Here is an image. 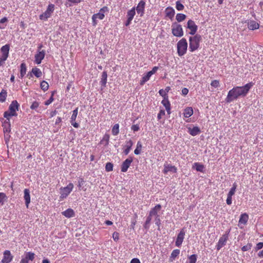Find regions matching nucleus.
Instances as JSON below:
<instances>
[{"label": "nucleus", "instance_id": "nucleus-1", "mask_svg": "<svg viewBox=\"0 0 263 263\" xmlns=\"http://www.w3.org/2000/svg\"><path fill=\"white\" fill-rule=\"evenodd\" d=\"M254 83L250 82L243 86L234 87L229 90L226 98L227 103H231L239 97H245L248 93L250 89L253 86Z\"/></svg>", "mask_w": 263, "mask_h": 263}, {"label": "nucleus", "instance_id": "nucleus-2", "mask_svg": "<svg viewBox=\"0 0 263 263\" xmlns=\"http://www.w3.org/2000/svg\"><path fill=\"white\" fill-rule=\"evenodd\" d=\"M19 104L17 101H13L10 104L9 109L4 114V117L7 119L9 120L10 118L12 116H16V111L18 110Z\"/></svg>", "mask_w": 263, "mask_h": 263}, {"label": "nucleus", "instance_id": "nucleus-3", "mask_svg": "<svg viewBox=\"0 0 263 263\" xmlns=\"http://www.w3.org/2000/svg\"><path fill=\"white\" fill-rule=\"evenodd\" d=\"M201 40V36L196 34L194 36L189 38V50L191 52L196 50L199 46V42Z\"/></svg>", "mask_w": 263, "mask_h": 263}, {"label": "nucleus", "instance_id": "nucleus-4", "mask_svg": "<svg viewBox=\"0 0 263 263\" xmlns=\"http://www.w3.org/2000/svg\"><path fill=\"white\" fill-rule=\"evenodd\" d=\"M161 208V205L158 204L155 205V206L151 210V216H153V218H154L155 224L158 226V230H160V226L161 224V220L160 219V215L158 214V213L160 212Z\"/></svg>", "mask_w": 263, "mask_h": 263}, {"label": "nucleus", "instance_id": "nucleus-5", "mask_svg": "<svg viewBox=\"0 0 263 263\" xmlns=\"http://www.w3.org/2000/svg\"><path fill=\"white\" fill-rule=\"evenodd\" d=\"M177 53L179 57L184 55L187 51V43L185 39L182 38L177 44Z\"/></svg>", "mask_w": 263, "mask_h": 263}, {"label": "nucleus", "instance_id": "nucleus-6", "mask_svg": "<svg viewBox=\"0 0 263 263\" xmlns=\"http://www.w3.org/2000/svg\"><path fill=\"white\" fill-rule=\"evenodd\" d=\"M10 45L6 44L3 46L1 48L2 55L0 56V66L3 65L5 62L7 60L9 53Z\"/></svg>", "mask_w": 263, "mask_h": 263}, {"label": "nucleus", "instance_id": "nucleus-7", "mask_svg": "<svg viewBox=\"0 0 263 263\" xmlns=\"http://www.w3.org/2000/svg\"><path fill=\"white\" fill-rule=\"evenodd\" d=\"M74 185L72 183H69L66 187H61L60 191V199H63L66 198L72 192Z\"/></svg>", "mask_w": 263, "mask_h": 263}, {"label": "nucleus", "instance_id": "nucleus-8", "mask_svg": "<svg viewBox=\"0 0 263 263\" xmlns=\"http://www.w3.org/2000/svg\"><path fill=\"white\" fill-rule=\"evenodd\" d=\"M54 10V5L50 4L48 5L46 10L40 15L39 18L41 20L46 21L51 17L52 13Z\"/></svg>", "mask_w": 263, "mask_h": 263}, {"label": "nucleus", "instance_id": "nucleus-9", "mask_svg": "<svg viewBox=\"0 0 263 263\" xmlns=\"http://www.w3.org/2000/svg\"><path fill=\"white\" fill-rule=\"evenodd\" d=\"M230 230L226 231L225 234H223L222 236H221L218 240V242L216 246V249L218 251L220 250V249L224 246L226 245L227 241L228 240L229 233Z\"/></svg>", "mask_w": 263, "mask_h": 263}, {"label": "nucleus", "instance_id": "nucleus-10", "mask_svg": "<svg viewBox=\"0 0 263 263\" xmlns=\"http://www.w3.org/2000/svg\"><path fill=\"white\" fill-rule=\"evenodd\" d=\"M172 32L173 34L177 37H181L183 35V31L181 25L176 23L172 24Z\"/></svg>", "mask_w": 263, "mask_h": 263}, {"label": "nucleus", "instance_id": "nucleus-11", "mask_svg": "<svg viewBox=\"0 0 263 263\" xmlns=\"http://www.w3.org/2000/svg\"><path fill=\"white\" fill-rule=\"evenodd\" d=\"M185 235V231L183 229H181L178 234L176 240L175 241V246L177 247H180L184 239Z\"/></svg>", "mask_w": 263, "mask_h": 263}, {"label": "nucleus", "instance_id": "nucleus-12", "mask_svg": "<svg viewBox=\"0 0 263 263\" xmlns=\"http://www.w3.org/2000/svg\"><path fill=\"white\" fill-rule=\"evenodd\" d=\"M105 8L101 9L99 12L96 14H94L92 16V23L93 26H96L97 24V20H103L104 17V10Z\"/></svg>", "mask_w": 263, "mask_h": 263}, {"label": "nucleus", "instance_id": "nucleus-13", "mask_svg": "<svg viewBox=\"0 0 263 263\" xmlns=\"http://www.w3.org/2000/svg\"><path fill=\"white\" fill-rule=\"evenodd\" d=\"M186 27L190 30L189 33L191 35H194L198 29L197 26L195 24L194 21L192 20L188 21Z\"/></svg>", "mask_w": 263, "mask_h": 263}, {"label": "nucleus", "instance_id": "nucleus-14", "mask_svg": "<svg viewBox=\"0 0 263 263\" xmlns=\"http://www.w3.org/2000/svg\"><path fill=\"white\" fill-rule=\"evenodd\" d=\"M177 168L175 166L172 165V164L165 163L164 164V168L163 173L165 174H167L168 172L176 173Z\"/></svg>", "mask_w": 263, "mask_h": 263}, {"label": "nucleus", "instance_id": "nucleus-15", "mask_svg": "<svg viewBox=\"0 0 263 263\" xmlns=\"http://www.w3.org/2000/svg\"><path fill=\"white\" fill-rule=\"evenodd\" d=\"M13 259V256L11 255L9 250H5L3 253V258L1 261L2 263H10Z\"/></svg>", "mask_w": 263, "mask_h": 263}, {"label": "nucleus", "instance_id": "nucleus-16", "mask_svg": "<svg viewBox=\"0 0 263 263\" xmlns=\"http://www.w3.org/2000/svg\"><path fill=\"white\" fill-rule=\"evenodd\" d=\"M145 6V2L143 0H141L138 3L137 7L135 8L138 14H140L141 16H143L144 13Z\"/></svg>", "mask_w": 263, "mask_h": 263}, {"label": "nucleus", "instance_id": "nucleus-17", "mask_svg": "<svg viewBox=\"0 0 263 263\" xmlns=\"http://www.w3.org/2000/svg\"><path fill=\"white\" fill-rule=\"evenodd\" d=\"M133 160L132 157H129L123 161L121 165V171L122 172H126L127 171Z\"/></svg>", "mask_w": 263, "mask_h": 263}, {"label": "nucleus", "instance_id": "nucleus-18", "mask_svg": "<svg viewBox=\"0 0 263 263\" xmlns=\"http://www.w3.org/2000/svg\"><path fill=\"white\" fill-rule=\"evenodd\" d=\"M35 254L34 253L29 252L26 253L25 257L21 259L20 263H28L29 260L32 261L34 258Z\"/></svg>", "mask_w": 263, "mask_h": 263}, {"label": "nucleus", "instance_id": "nucleus-19", "mask_svg": "<svg viewBox=\"0 0 263 263\" xmlns=\"http://www.w3.org/2000/svg\"><path fill=\"white\" fill-rule=\"evenodd\" d=\"M45 55V51L44 50L39 51L35 55V63L37 64H41L42 61L44 59Z\"/></svg>", "mask_w": 263, "mask_h": 263}, {"label": "nucleus", "instance_id": "nucleus-20", "mask_svg": "<svg viewBox=\"0 0 263 263\" xmlns=\"http://www.w3.org/2000/svg\"><path fill=\"white\" fill-rule=\"evenodd\" d=\"M188 133L192 136H195L199 135L201 133L199 127L198 126H194L193 128L188 127Z\"/></svg>", "mask_w": 263, "mask_h": 263}, {"label": "nucleus", "instance_id": "nucleus-21", "mask_svg": "<svg viewBox=\"0 0 263 263\" xmlns=\"http://www.w3.org/2000/svg\"><path fill=\"white\" fill-rule=\"evenodd\" d=\"M161 103L164 106L167 114L170 115L171 113V103L168 100V98L166 99H163V100L161 101Z\"/></svg>", "mask_w": 263, "mask_h": 263}, {"label": "nucleus", "instance_id": "nucleus-22", "mask_svg": "<svg viewBox=\"0 0 263 263\" xmlns=\"http://www.w3.org/2000/svg\"><path fill=\"white\" fill-rule=\"evenodd\" d=\"M259 25L256 21L253 20L249 21L248 22V27L250 30H254L259 28Z\"/></svg>", "mask_w": 263, "mask_h": 263}, {"label": "nucleus", "instance_id": "nucleus-23", "mask_svg": "<svg viewBox=\"0 0 263 263\" xmlns=\"http://www.w3.org/2000/svg\"><path fill=\"white\" fill-rule=\"evenodd\" d=\"M24 199L25 201V204L26 205L27 208H28L29 204L30 202V191L29 189H25L24 190Z\"/></svg>", "mask_w": 263, "mask_h": 263}, {"label": "nucleus", "instance_id": "nucleus-24", "mask_svg": "<svg viewBox=\"0 0 263 263\" xmlns=\"http://www.w3.org/2000/svg\"><path fill=\"white\" fill-rule=\"evenodd\" d=\"M166 16L171 19H172L175 15V10L171 7H168L165 9Z\"/></svg>", "mask_w": 263, "mask_h": 263}, {"label": "nucleus", "instance_id": "nucleus-25", "mask_svg": "<svg viewBox=\"0 0 263 263\" xmlns=\"http://www.w3.org/2000/svg\"><path fill=\"white\" fill-rule=\"evenodd\" d=\"M63 215L67 218H71L74 216L75 214L74 211L70 208H69L65 211L62 212Z\"/></svg>", "mask_w": 263, "mask_h": 263}, {"label": "nucleus", "instance_id": "nucleus-26", "mask_svg": "<svg viewBox=\"0 0 263 263\" xmlns=\"http://www.w3.org/2000/svg\"><path fill=\"white\" fill-rule=\"evenodd\" d=\"M180 252V251L179 249L174 250L171 253V256L170 257V261L172 262L173 260H174L178 256Z\"/></svg>", "mask_w": 263, "mask_h": 263}, {"label": "nucleus", "instance_id": "nucleus-27", "mask_svg": "<svg viewBox=\"0 0 263 263\" xmlns=\"http://www.w3.org/2000/svg\"><path fill=\"white\" fill-rule=\"evenodd\" d=\"M193 114V110L192 107H186L183 112V116L185 118H189Z\"/></svg>", "mask_w": 263, "mask_h": 263}, {"label": "nucleus", "instance_id": "nucleus-28", "mask_svg": "<svg viewBox=\"0 0 263 263\" xmlns=\"http://www.w3.org/2000/svg\"><path fill=\"white\" fill-rule=\"evenodd\" d=\"M249 217L248 214L246 213L242 214L240 215L239 223L246 224L248 220Z\"/></svg>", "mask_w": 263, "mask_h": 263}, {"label": "nucleus", "instance_id": "nucleus-29", "mask_svg": "<svg viewBox=\"0 0 263 263\" xmlns=\"http://www.w3.org/2000/svg\"><path fill=\"white\" fill-rule=\"evenodd\" d=\"M27 71L26 64L23 63L20 66V77L22 79L25 75Z\"/></svg>", "mask_w": 263, "mask_h": 263}, {"label": "nucleus", "instance_id": "nucleus-30", "mask_svg": "<svg viewBox=\"0 0 263 263\" xmlns=\"http://www.w3.org/2000/svg\"><path fill=\"white\" fill-rule=\"evenodd\" d=\"M132 145L133 142L132 141L130 140L127 142L126 145L125 146V148L124 150V153L125 154V155H127L128 154L131 149Z\"/></svg>", "mask_w": 263, "mask_h": 263}, {"label": "nucleus", "instance_id": "nucleus-31", "mask_svg": "<svg viewBox=\"0 0 263 263\" xmlns=\"http://www.w3.org/2000/svg\"><path fill=\"white\" fill-rule=\"evenodd\" d=\"M31 73H32L36 78H40L42 75L41 70L37 67L33 68L31 70Z\"/></svg>", "mask_w": 263, "mask_h": 263}, {"label": "nucleus", "instance_id": "nucleus-32", "mask_svg": "<svg viewBox=\"0 0 263 263\" xmlns=\"http://www.w3.org/2000/svg\"><path fill=\"white\" fill-rule=\"evenodd\" d=\"M135 14H136L135 7H133L127 12V18H128V20H133Z\"/></svg>", "mask_w": 263, "mask_h": 263}, {"label": "nucleus", "instance_id": "nucleus-33", "mask_svg": "<svg viewBox=\"0 0 263 263\" xmlns=\"http://www.w3.org/2000/svg\"><path fill=\"white\" fill-rule=\"evenodd\" d=\"M193 166L195 167L197 171L200 172H203V170L204 168L203 165H202L199 163L196 162L194 164Z\"/></svg>", "mask_w": 263, "mask_h": 263}, {"label": "nucleus", "instance_id": "nucleus-34", "mask_svg": "<svg viewBox=\"0 0 263 263\" xmlns=\"http://www.w3.org/2000/svg\"><path fill=\"white\" fill-rule=\"evenodd\" d=\"M142 145L140 141H138L137 144L136 148L134 151V153L135 155H139L140 154L141 149H142Z\"/></svg>", "mask_w": 263, "mask_h": 263}, {"label": "nucleus", "instance_id": "nucleus-35", "mask_svg": "<svg viewBox=\"0 0 263 263\" xmlns=\"http://www.w3.org/2000/svg\"><path fill=\"white\" fill-rule=\"evenodd\" d=\"M77 117L71 116L70 118V123L75 128H78L79 127V124L76 122V118Z\"/></svg>", "mask_w": 263, "mask_h": 263}, {"label": "nucleus", "instance_id": "nucleus-36", "mask_svg": "<svg viewBox=\"0 0 263 263\" xmlns=\"http://www.w3.org/2000/svg\"><path fill=\"white\" fill-rule=\"evenodd\" d=\"M41 88L44 91H46L48 89L49 84L45 81H42L40 84Z\"/></svg>", "mask_w": 263, "mask_h": 263}, {"label": "nucleus", "instance_id": "nucleus-37", "mask_svg": "<svg viewBox=\"0 0 263 263\" xmlns=\"http://www.w3.org/2000/svg\"><path fill=\"white\" fill-rule=\"evenodd\" d=\"M7 97V91L3 89L0 92V102H4L6 101Z\"/></svg>", "mask_w": 263, "mask_h": 263}, {"label": "nucleus", "instance_id": "nucleus-38", "mask_svg": "<svg viewBox=\"0 0 263 263\" xmlns=\"http://www.w3.org/2000/svg\"><path fill=\"white\" fill-rule=\"evenodd\" d=\"M186 18V15L182 13H178L176 16V19L178 22L184 21Z\"/></svg>", "mask_w": 263, "mask_h": 263}, {"label": "nucleus", "instance_id": "nucleus-39", "mask_svg": "<svg viewBox=\"0 0 263 263\" xmlns=\"http://www.w3.org/2000/svg\"><path fill=\"white\" fill-rule=\"evenodd\" d=\"M237 186V184L235 182L233 184V186H232V188L230 189L228 195L229 196H233V195H234V194L236 192V189Z\"/></svg>", "mask_w": 263, "mask_h": 263}, {"label": "nucleus", "instance_id": "nucleus-40", "mask_svg": "<svg viewBox=\"0 0 263 263\" xmlns=\"http://www.w3.org/2000/svg\"><path fill=\"white\" fill-rule=\"evenodd\" d=\"M189 263H196L197 256L196 254H193L189 256Z\"/></svg>", "mask_w": 263, "mask_h": 263}, {"label": "nucleus", "instance_id": "nucleus-41", "mask_svg": "<svg viewBox=\"0 0 263 263\" xmlns=\"http://www.w3.org/2000/svg\"><path fill=\"white\" fill-rule=\"evenodd\" d=\"M176 8L178 11H182L183 10L184 7V6L180 2V1H178L176 3Z\"/></svg>", "mask_w": 263, "mask_h": 263}, {"label": "nucleus", "instance_id": "nucleus-42", "mask_svg": "<svg viewBox=\"0 0 263 263\" xmlns=\"http://www.w3.org/2000/svg\"><path fill=\"white\" fill-rule=\"evenodd\" d=\"M40 105V103L37 101H34L32 103V104L30 106V109L32 110H36Z\"/></svg>", "mask_w": 263, "mask_h": 263}, {"label": "nucleus", "instance_id": "nucleus-43", "mask_svg": "<svg viewBox=\"0 0 263 263\" xmlns=\"http://www.w3.org/2000/svg\"><path fill=\"white\" fill-rule=\"evenodd\" d=\"M114 165L110 162H107L105 165V170L107 172H110L112 170Z\"/></svg>", "mask_w": 263, "mask_h": 263}, {"label": "nucleus", "instance_id": "nucleus-44", "mask_svg": "<svg viewBox=\"0 0 263 263\" xmlns=\"http://www.w3.org/2000/svg\"><path fill=\"white\" fill-rule=\"evenodd\" d=\"M252 247V244L251 243H248L247 245L243 246L241 248V250L243 252L247 251L250 250Z\"/></svg>", "mask_w": 263, "mask_h": 263}, {"label": "nucleus", "instance_id": "nucleus-45", "mask_svg": "<svg viewBox=\"0 0 263 263\" xmlns=\"http://www.w3.org/2000/svg\"><path fill=\"white\" fill-rule=\"evenodd\" d=\"M159 95L163 98V99H166L168 98L167 94L163 89H160L159 91Z\"/></svg>", "mask_w": 263, "mask_h": 263}, {"label": "nucleus", "instance_id": "nucleus-46", "mask_svg": "<svg viewBox=\"0 0 263 263\" xmlns=\"http://www.w3.org/2000/svg\"><path fill=\"white\" fill-rule=\"evenodd\" d=\"M107 77V73L106 72H103L102 74V79H101V82L103 84H106Z\"/></svg>", "mask_w": 263, "mask_h": 263}, {"label": "nucleus", "instance_id": "nucleus-47", "mask_svg": "<svg viewBox=\"0 0 263 263\" xmlns=\"http://www.w3.org/2000/svg\"><path fill=\"white\" fill-rule=\"evenodd\" d=\"M7 198V196L4 193H0V204L3 203L4 200Z\"/></svg>", "mask_w": 263, "mask_h": 263}, {"label": "nucleus", "instance_id": "nucleus-48", "mask_svg": "<svg viewBox=\"0 0 263 263\" xmlns=\"http://www.w3.org/2000/svg\"><path fill=\"white\" fill-rule=\"evenodd\" d=\"M84 183H85V181L84 180V179L82 178H80L78 181V186L80 190H82L81 187Z\"/></svg>", "mask_w": 263, "mask_h": 263}, {"label": "nucleus", "instance_id": "nucleus-49", "mask_svg": "<svg viewBox=\"0 0 263 263\" xmlns=\"http://www.w3.org/2000/svg\"><path fill=\"white\" fill-rule=\"evenodd\" d=\"M53 100H54L53 93H52L51 96L50 97V98L45 102V105H49L53 101Z\"/></svg>", "mask_w": 263, "mask_h": 263}, {"label": "nucleus", "instance_id": "nucleus-50", "mask_svg": "<svg viewBox=\"0 0 263 263\" xmlns=\"http://www.w3.org/2000/svg\"><path fill=\"white\" fill-rule=\"evenodd\" d=\"M211 85L214 88H217L219 86V82L218 80L212 81Z\"/></svg>", "mask_w": 263, "mask_h": 263}, {"label": "nucleus", "instance_id": "nucleus-51", "mask_svg": "<svg viewBox=\"0 0 263 263\" xmlns=\"http://www.w3.org/2000/svg\"><path fill=\"white\" fill-rule=\"evenodd\" d=\"M165 114V110L164 109H161L157 115L158 119V120L161 119L162 118V116H164Z\"/></svg>", "mask_w": 263, "mask_h": 263}, {"label": "nucleus", "instance_id": "nucleus-52", "mask_svg": "<svg viewBox=\"0 0 263 263\" xmlns=\"http://www.w3.org/2000/svg\"><path fill=\"white\" fill-rule=\"evenodd\" d=\"M262 247H263V242H258V243H257V245L255 248V249L256 251H258V250L262 249Z\"/></svg>", "mask_w": 263, "mask_h": 263}, {"label": "nucleus", "instance_id": "nucleus-53", "mask_svg": "<svg viewBox=\"0 0 263 263\" xmlns=\"http://www.w3.org/2000/svg\"><path fill=\"white\" fill-rule=\"evenodd\" d=\"M131 129L134 132H137L139 130L140 128L138 124H134L132 126Z\"/></svg>", "mask_w": 263, "mask_h": 263}, {"label": "nucleus", "instance_id": "nucleus-54", "mask_svg": "<svg viewBox=\"0 0 263 263\" xmlns=\"http://www.w3.org/2000/svg\"><path fill=\"white\" fill-rule=\"evenodd\" d=\"M152 74L149 72H148L145 75L143 76L142 78H143L146 81H148L151 77Z\"/></svg>", "mask_w": 263, "mask_h": 263}, {"label": "nucleus", "instance_id": "nucleus-55", "mask_svg": "<svg viewBox=\"0 0 263 263\" xmlns=\"http://www.w3.org/2000/svg\"><path fill=\"white\" fill-rule=\"evenodd\" d=\"M232 196L228 195L226 202L227 204L231 205L232 204Z\"/></svg>", "mask_w": 263, "mask_h": 263}, {"label": "nucleus", "instance_id": "nucleus-56", "mask_svg": "<svg viewBox=\"0 0 263 263\" xmlns=\"http://www.w3.org/2000/svg\"><path fill=\"white\" fill-rule=\"evenodd\" d=\"M158 69H159L158 67L155 66L153 68L152 70L149 71V72L150 73H151V74L153 75L156 72V71L158 70Z\"/></svg>", "mask_w": 263, "mask_h": 263}, {"label": "nucleus", "instance_id": "nucleus-57", "mask_svg": "<svg viewBox=\"0 0 263 263\" xmlns=\"http://www.w3.org/2000/svg\"><path fill=\"white\" fill-rule=\"evenodd\" d=\"M152 218H153V216H151V211H150L149 215L147 217L146 220L145 221V222H146V224H149Z\"/></svg>", "mask_w": 263, "mask_h": 263}, {"label": "nucleus", "instance_id": "nucleus-58", "mask_svg": "<svg viewBox=\"0 0 263 263\" xmlns=\"http://www.w3.org/2000/svg\"><path fill=\"white\" fill-rule=\"evenodd\" d=\"M189 92V89L186 88H183L182 89V94L184 96L186 95Z\"/></svg>", "mask_w": 263, "mask_h": 263}, {"label": "nucleus", "instance_id": "nucleus-59", "mask_svg": "<svg viewBox=\"0 0 263 263\" xmlns=\"http://www.w3.org/2000/svg\"><path fill=\"white\" fill-rule=\"evenodd\" d=\"M130 263H141V262L138 258H134L131 260Z\"/></svg>", "mask_w": 263, "mask_h": 263}, {"label": "nucleus", "instance_id": "nucleus-60", "mask_svg": "<svg viewBox=\"0 0 263 263\" xmlns=\"http://www.w3.org/2000/svg\"><path fill=\"white\" fill-rule=\"evenodd\" d=\"M78 114V108H76L74 110L72 111V114L71 116H76L77 117Z\"/></svg>", "mask_w": 263, "mask_h": 263}, {"label": "nucleus", "instance_id": "nucleus-61", "mask_svg": "<svg viewBox=\"0 0 263 263\" xmlns=\"http://www.w3.org/2000/svg\"><path fill=\"white\" fill-rule=\"evenodd\" d=\"M69 2L73 4H79L83 0H68Z\"/></svg>", "mask_w": 263, "mask_h": 263}, {"label": "nucleus", "instance_id": "nucleus-62", "mask_svg": "<svg viewBox=\"0 0 263 263\" xmlns=\"http://www.w3.org/2000/svg\"><path fill=\"white\" fill-rule=\"evenodd\" d=\"M62 122V119L61 117H58L55 122L56 125L60 124Z\"/></svg>", "mask_w": 263, "mask_h": 263}, {"label": "nucleus", "instance_id": "nucleus-63", "mask_svg": "<svg viewBox=\"0 0 263 263\" xmlns=\"http://www.w3.org/2000/svg\"><path fill=\"white\" fill-rule=\"evenodd\" d=\"M57 112L55 110L51 111L50 113V118H52V117H54V116H55L57 114Z\"/></svg>", "mask_w": 263, "mask_h": 263}, {"label": "nucleus", "instance_id": "nucleus-64", "mask_svg": "<svg viewBox=\"0 0 263 263\" xmlns=\"http://www.w3.org/2000/svg\"><path fill=\"white\" fill-rule=\"evenodd\" d=\"M132 21V20H128V18H127L126 21V22H125V26H129L130 24Z\"/></svg>", "mask_w": 263, "mask_h": 263}]
</instances>
